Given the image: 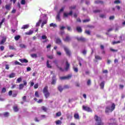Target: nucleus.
Returning <instances> with one entry per match:
<instances>
[{
  "label": "nucleus",
  "mask_w": 125,
  "mask_h": 125,
  "mask_svg": "<svg viewBox=\"0 0 125 125\" xmlns=\"http://www.w3.org/2000/svg\"><path fill=\"white\" fill-rule=\"evenodd\" d=\"M116 108V104L114 103L111 104V107L107 106L105 107V113H109L110 112H112L114 109Z\"/></svg>",
  "instance_id": "obj_1"
},
{
  "label": "nucleus",
  "mask_w": 125,
  "mask_h": 125,
  "mask_svg": "<svg viewBox=\"0 0 125 125\" xmlns=\"http://www.w3.org/2000/svg\"><path fill=\"white\" fill-rule=\"evenodd\" d=\"M94 119L96 121L95 125H104V123L102 122V120L100 117H98V115H95L94 117Z\"/></svg>",
  "instance_id": "obj_2"
},
{
  "label": "nucleus",
  "mask_w": 125,
  "mask_h": 125,
  "mask_svg": "<svg viewBox=\"0 0 125 125\" xmlns=\"http://www.w3.org/2000/svg\"><path fill=\"white\" fill-rule=\"evenodd\" d=\"M42 92L43 93V94L44 95V97H45L46 99H47L50 96V93L48 91V86H45L43 88V89L42 90Z\"/></svg>",
  "instance_id": "obj_3"
},
{
  "label": "nucleus",
  "mask_w": 125,
  "mask_h": 125,
  "mask_svg": "<svg viewBox=\"0 0 125 125\" xmlns=\"http://www.w3.org/2000/svg\"><path fill=\"white\" fill-rule=\"evenodd\" d=\"M83 110L88 112H92V109H91L89 107H88L87 106L83 105Z\"/></svg>",
  "instance_id": "obj_4"
},
{
  "label": "nucleus",
  "mask_w": 125,
  "mask_h": 125,
  "mask_svg": "<svg viewBox=\"0 0 125 125\" xmlns=\"http://www.w3.org/2000/svg\"><path fill=\"white\" fill-rule=\"evenodd\" d=\"M24 85H27V82L25 80L23 81V84L21 83L19 84V89L21 90L23 88Z\"/></svg>",
  "instance_id": "obj_5"
},
{
  "label": "nucleus",
  "mask_w": 125,
  "mask_h": 125,
  "mask_svg": "<svg viewBox=\"0 0 125 125\" xmlns=\"http://www.w3.org/2000/svg\"><path fill=\"white\" fill-rule=\"evenodd\" d=\"M64 50L65 52H66V54L67 56L70 57L71 55L70 51L67 47H64Z\"/></svg>",
  "instance_id": "obj_6"
},
{
  "label": "nucleus",
  "mask_w": 125,
  "mask_h": 125,
  "mask_svg": "<svg viewBox=\"0 0 125 125\" xmlns=\"http://www.w3.org/2000/svg\"><path fill=\"white\" fill-rule=\"evenodd\" d=\"M72 76L71 75H68L66 77H61L60 78V79L62 81L65 80H69L70 78H71Z\"/></svg>",
  "instance_id": "obj_7"
},
{
  "label": "nucleus",
  "mask_w": 125,
  "mask_h": 125,
  "mask_svg": "<svg viewBox=\"0 0 125 125\" xmlns=\"http://www.w3.org/2000/svg\"><path fill=\"white\" fill-rule=\"evenodd\" d=\"M63 41L65 42H69L71 41V38L69 36H66L65 38H63Z\"/></svg>",
  "instance_id": "obj_8"
},
{
  "label": "nucleus",
  "mask_w": 125,
  "mask_h": 125,
  "mask_svg": "<svg viewBox=\"0 0 125 125\" xmlns=\"http://www.w3.org/2000/svg\"><path fill=\"white\" fill-rule=\"evenodd\" d=\"M77 40L78 41H81L83 42H84L86 41L85 38H84L83 37H81L80 38H77Z\"/></svg>",
  "instance_id": "obj_9"
},
{
  "label": "nucleus",
  "mask_w": 125,
  "mask_h": 125,
  "mask_svg": "<svg viewBox=\"0 0 125 125\" xmlns=\"http://www.w3.org/2000/svg\"><path fill=\"white\" fill-rule=\"evenodd\" d=\"M69 67H70V64L68 63V62H66V67H65V70H66V71H67L68 70V69H69Z\"/></svg>",
  "instance_id": "obj_10"
},
{
  "label": "nucleus",
  "mask_w": 125,
  "mask_h": 125,
  "mask_svg": "<svg viewBox=\"0 0 125 125\" xmlns=\"http://www.w3.org/2000/svg\"><path fill=\"white\" fill-rule=\"evenodd\" d=\"M69 15H72V11H70V12L69 13H64L63 14V16L64 17H67Z\"/></svg>",
  "instance_id": "obj_11"
},
{
  "label": "nucleus",
  "mask_w": 125,
  "mask_h": 125,
  "mask_svg": "<svg viewBox=\"0 0 125 125\" xmlns=\"http://www.w3.org/2000/svg\"><path fill=\"white\" fill-rule=\"evenodd\" d=\"M6 42V38L3 37L2 40L1 41V42H0V45H2Z\"/></svg>",
  "instance_id": "obj_12"
},
{
  "label": "nucleus",
  "mask_w": 125,
  "mask_h": 125,
  "mask_svg": "<svg viewBox=\"0 0 125 125\" xmlns=\"http://www.w3.org/2000/svg\"><path fill=\"white\" fill-rule=\"evenodd\" d=\"M19 61L21 63H27L28 62L27 60H26L25 59H19Z\"/></svg>",
  "instance_id": "obj_13"
},
{
  "label": "nucleus",
  "mask_w": 125,
  "mask_h": 125,
  "mask_svg": "<svg viewBox=\"0 0 125 125\" xmlns=\"http://www.w3.org/2000/svg\"><path fill=\"white\" fill-rule=\"evenodd\" d=\"M53 78H54V79H52V83H51V84L54 85V84H55L56 83V79H55L56 76H53Z\"/></svg>",
  "instance_id": "obj_14"
},
{
  "label": "nucleus",
  "mask_w": 125,
  "mask_h": 125,
  "mask_svg": "<svg viewBox=\"0 0 125 125\" xmlns=\"http://www.w3.org/2000/svg\"><path fill=\"white\" fill-rule=\"evenodd\" d=\"M74 117L75 120H80V115L78 113H75Z\"/></svg>",
  "instance_id": "obj_15"
},
{
  "label": "nucleus",
  "mask_w": 125,
  "mask_h": 125,
  "mask_svg": "<svg viewBox=\"0 0 125 125\" xmlns=\"http://www.w3.org/2000/svg\"><path fill=\"white\" fill-rule=\"evenodd\" d=\"M76 30L79 33H81L82 32V29L81 27H80L79 26L76 27Z\"/></svg>",
  "instance_id": "obj_16"
},
{
  "label": "nucleus",
  "mask_w": 125,
  "mask_h": 125,
  "mask_svg": "<svg viewBox=\"0 0 125 125\" xmlns=\"http://www.w3.org/2000/svg\"><path fill=\"white\" fill-rule=\"evenodd\" d=\"M33 33V31L30 30L28 32H25L24 34H25L26 35H32Z\"/></svg>",
  "instance_id": "obj_17"
},
{
  "label": "nucleus",
  "mask_w": 125,
  "mask_h": 125,
  "mask_svg": "<svg viewBox=\"0 0 125 125\" xmlns=\"http://www.w3.org/2000/svg\"><path fill=\"white\" fill-rule=\"evenodd\" d=\"M29 24H25V25H23V26H22L21 29H28V28H29Z\"/></svg>",
  "instance_id": "obj_18"
},
{
  "label": "nucleus",
  "mask_w": 125,
  "mask_h": 125,
  "mask_svg": "<svg viewBox=\"0 0 125 125\" xmlns=\"http://www.w3.org/2000/svg\"><path fill=\"white\" fill-rule=\"evenodd\" d=\"M47 23V20H45V21H42V25L41 26V27H42V28H43L44 25L45 24H46Z\"/></svg>",
  "instance_id": "obj_19"
},
{
  "label": "nucleus",
  "mask_w": 125,
  "mask_h": 125,
  "mask_svg": "<svg viewBox=\"0 0 125 125\" xmlns=\"http://www.w3.org/2000/svg\"><path fill=\"white\" fill-rule=\"evenodd\" d=\"M46 66H47V68H52V66L49 64V61L48 60H47L46 61Z\"/></svg>",
  "instance_id": "obj_20"
},
{
  "label": "nucleus",
  "mask_w": 125,
  "mask_h": 125,
  "mask_svg": "<svg viewBox=\"0 0 125 125\" xmlns=\"http://www.w3.org/2000/svg\"><path fill=\"white\" fill-rule=\"evenodd\" d=\"M62 42V41L60 40V38H57L56 40V43L57 44H61Z\"/></svg>",
  "instance_id": "obj_21"
},
{
  "label": "nucleus",
  "mask_w": 125,
  "mask_h": 125,
  "mask_svg": "<svg viewBox=\"0 0 125 125\" xmlns=\"http://www.w3.org/2000/svg\"><path fill=\"white\" fill-rule=\"evenodd\" d=\"M100 86H101V89L104 88V81L102 82L101 84H100Z\"/></svg>",
  "instance_id": "obj_22"
},
{
  "label": "nucleus",
  "mask_w": 125,
  "mask_h": 125,
  "mask_svg": "<svg viewBox=\"0 0 125 125\" xmlns=\"http://www.w3.org/2000/svg\"><path fill=\"white\" fill-rule=\"evenodd\" d=\"M110 121H112L113 122V123H107L108 125H112L113 124H116V123L114 122L115 121V119L111 118L110 119Z\"/></svg>",
  "instance_id": "obj_23"
},
{
  "label": "nucleus",
  "mask_w": 125,
  "mask_h": 125,
  "mask_svg": "<svg viewBox=\"0 0 125 125\" xmlns=\"http://www.w3.org/2000/svg\"><path fill=\"white\" fill-rule=\"evenodd\" d=\"M5 21V18H3V19L1 20V22H0V28H1V26L2 25L3 23H4Z\"/></svg>",
  "instance_id": "obj_24"
},
{
  "label": "nucleus",
  "mask_w": 125,
  "mask_h": 125,
  "mask_svg": "<svg viewBox=\"0 0 125 125\" xmlns=\"http://www.w3.org/2000/svg\"><path fill=\"white\" fill-rule=\"evenodd\" d=\"M56 125H61L62 124V122L61 120H57L56 121Z\"/></svg>",
  "instance_id": "obj_25"
},
{
  "label": "nucleus",
  "mask_w": 125,
  "mask_h": 125,
  "mask_svg": "<svg viewBox=\"0 0 125 125\" xmlns=\"http://www.w3.org/2000/svg\"><path fill=\"white\" fill-rule=\"evenodd\" d=\"M66 118H67V119L68 120H71L72 119V115H70V114H66Z\"/></svg>",
  "instance_id": "obj_26"
},
{
  "label": "nucleus",
  "mask_w": 125,
  "mask_h": 125,
  "mask_svg": "<svg viewBox=\"0 0 125 125\" xmlns=\"http://www.w3.org/2000/svg\"><path fill=\"white\" fill-rule=\"evenodd\" d=\"M42 21V20H39L38 22L36 23V27H39L40 26V24Z\"/></svg>",
  "instance_id": "obj_27"
},
{
  "label": "nucleus",
  "mask_w": 125,
  "mask_h": 125,
  "mask_svg": "<svg viewBox=\"0 0 125 125\" xmlns=\"http://www.w3.org/2000/svg\"><path fill=\"white\" fill-rule=\"evenodd\" d=\"M95 60H101L102 58L99 55H95Z\"/></svg>",
  "instance_id": "obj_28"
},
{
  "label": "nucleus",
  "mask_w": 125,
  "mask_h": 125,
  "mask_svg": "<svg viewBox=\"0 0 125 125\" xmlns=\"http://www.w3.org/2000/svg\"><path fill=\"white\" fill-rule=\"evenodd\" d=\"M62 116V113L61 112H57L56 113V117H61Z\"/></svg>",
  "instance_id": "obj_29"
},
{
  "label": "nucleus",
  "mask_w": 125,
  "mask_h": 125,
  "mask_svg": "<svg viewBox=\"0 0 125 125\" xmlns=\"http://www.w3.org/2000/svg\"><path fill=\"white\" fill-rule=\"evenodd\" d=\"M58 90L62 92L63 90V88L62 87L61 85L58 86Z\"/></svg>",
  "instance_id": "obj_30"
},
{
  "label": "nucleus",
  "mask_w": 125,
  "mask_h": 125,
  "mask_svg": "<svg viewBox=\"0 0 125 125\" xmlns=\"http://www.w3.org/2000/svg\"><path fill=\"white\" fill-rule=\"evenodd\" d=\"M21 38V36L17 35L15 37H14V40H15L16 41H19V40Z\"/></svg>",
  "instance_id": "obj_31"
},
{
  "label": "nucleus",
  "mask_w": 125,
  "mask_h": 125,
  "mask_svg": "<svg viewBox=\"0 0 125 125\" xmlns=\"http://www.w3.org/2000/svg\"><path fill=\"white\" fill-rule=\"evenodd\" d=\"M13 110H14V112H18L19 111V108H18L17 106H14Z\"/></svg>",
  "instance_id": "obj_32"
},
{
  "label": "nucleus",
  "mask_w": 125,
  "mask_h": 125,
  "mask_svg": "<svg viewBox=\"0 0 125 125\" xmlns=\"http://www.w3.org/2000/svg\"><path fill=\"white\" fill-rule=\"evenodd\" d=\"M22 101H23L24 103L27 102V97H26V96H24L22 97Z\"/></svg>",
  "instance_id": "obj_33"
},
{
  "label": "nucleus",
  "mask_w": 125,
  "mask_h": 125,
  "mask_svg": "<svg viewBox=\"0 0 125 125\" xmlns=\"http://www.w3.org/2000/svg\"><path fill=\"white\" fill-rule=\"evenodd\" d=\"M73 71L75 73H78V67H75V66H73Z\"/></svg>",
  "instance_id": "obj_34"
},
{
  "label": "nucleus",
  "mask_w": 125,
  "mask_h": 125,
  "mask_svg": "<svg viewBox=\"0 0 125 125\" xmlns=\"http://www.w3.org/2000/svg\"><path fill=\"white\" fill-rule=\"evenodd\" d=\"M95 4H103V1H100V0H97L95 1Z\"/></svg>",
  "instance_id": "obj_35"
},
{
  "label": "nucleus",
  "mask_w": 125,
  "mask_h": 125,
  "mask_svg": "<svg viewBox=\"0 0 125 125\" xmlns=\"http://www.w3.org/2000/svg\"><path fill=\"white\" fill-rule=\"evenodd\" d=\"M30 56H31L32 58H37L38 57L37 54H32L31 55H30Z\"/></svg>",
  "instance_id": "obj_36"
},
{
  "label": "nucleus",
  "mask_w": 125,
  "mask_h": 125,
  "mask_svg": "<svg viewBox=\"0 0 125 125\" xmlns=\"http://www.w3.org/2000/svg\"><path fill=\"white\" fill-rule=\"evenodd\" d=\"M22 81L21 78L20 77L19 78H18L17 80H16V83H21Z\"/></svg>",
  "instance_id": "obj_37"
},
{
  "label": "nucleus",
  "mask_w": 125,
  "mask_h": 125,
  "mask_svg": "<svg viewBox=\"0 0 125 125\" xmlns=\"http://www.w3.org/2000/svg\"><path fill=\"white\" fill-rule=\"evenodd\" d=\"M5 8L7 10H10V5L8 4L5 5Z\"/></svg>",
  "instance_id": "obj_38"
},
{
  "label": "nucleus",
  "mask_w": 125,
  "mask_h": 125,
  "mask_svg": "<svg viewBox=\"0 0 125 125\" xmlns=\"http://www.w3.org/2000/svg\"><path fill=\"white\" fill-rule=\"evenodd\" d=\"M9 78H14L15 77V73H11V74L9 75Z\"/></svg>",
  "instance_id": "obj_39"
},
{
  "label": "nucleus",
  "mask_w": 125,
  "mask_h": 125,
  "mask_svg": "<svg viewBox=\"0 0 125 125\" xmlns=\"http://www.w3.org/2000/svg\"><path fill=\"white\" fill-rule=\"evenodd\" d=\"M9 48L10 50H16V48H15V47H14V46L9 45Z\"/></svg>",
  "instance_id": "obj_40"
},
{
  "label": "nucleus",
  "mask_w": 125,
  "mask_h": 125,
  "mask_svg": "<svg viewBox=\"0 0 125 125\" xmlns=\"http://www.w3.org/2000/svg\"><path fill=\"white\" fill-rule=\"evenodd\" d=\"M3 116H4V117H8L9 116V112H5V113H4Z\"/></svg>",
  "instance_id": "obj_41"
},
{
  "label": "nucleus",
  "mask_w": 125,
  "mask_h": 125,
  "mask_svg": "<svg viewBox=\"0 0 125 125\" xmlns=\"http://www.w3.org/2000/svg\"><path fill=\"white\" fill-rule=\"evenodd\" d=\"M56 20H58L59 21H60V13L58 14V15H57Z\"/></svg>",
  "instance_id": "obj_42"
},
{
  "label": "nucleus",
  "mask_w": 125,
  "mask_h": 125,
  "mask_svg": "<svg viewBox=\"0 0 125 125\" xmlns=\"http://www.w3.org/2000/svg\"><path fill=\"white\" fill-rule=\"evenodd\" d=\"M14 64H15V65H19L20 66H22V64L21 62H19L18 61H16V62H14Z\"/></svg>",
  "instance_id": "obj_43"
},
{
  "label": "nucleus",
  "mask_w": 125,
  "mask_h": 125,
  "mask_svg": "<svg viewBox=\"0 0 125 125\" xmlns=\"http://www.w3.org/2000/svg\"><path fill=\"white\" fill-rule=\"evenodd\" d=\"M121 43V41H117V42L114 41V42H112V44L115 45L116 44H119V43Z\"/></svg>",
  "instance_id": "obj_44"
},
{
  "label": "nucleus",
  "mask_w": 125,
  "mask_h": 125,
  "mask_svg": "<svg viewBox=\"0 0 125 125\" xmlns=\"http://www.w3.org/2000/svg\"><path fill=\"white\" fill-rule=\"evenodd\" d=\"M53 62H54L55 64H56V66L57 67H58L59 65H58V62L57 60H55Z\"/></svg>",
  "instance_id": "obj_45"
},
{
  "label": "nucleus",
  "mask_w": 125,
  "mask_h": 125,
  "mask_svg": "<svg viewBox=\"0 0 125 125\" xmlns=\"http://www.w3.org/2000/svg\"><path fill=\"white\" fill-rule=\"evenodd\" d=\"M20 47L21 48H26V46L25 45V44L21 43L20 44Z\"/></svg>",
  "instance_id": "obj_46"
},
{
  "label": "nucleus",
  "mask_w": 125,
  "mask_h": 125,
  "mask_svg": "<svg viewBox=\"0 0 125 125\" xmlns=\"http://www.w3.org/2000/svg\"><path fill=\"white\" fill-rule=\"evenodd\" d=\"M50 27H57V25L56 24H54L53 23H51L50 24Z\"/></svg>",
  "instance_id": "obj_47"
},
{
  "label": "nucleus",
  "mask_w": 125,
  "mask_h": 125,
  "mask_svg": "<svg viewBox=\"0 0 125 125\" xmlns=\"http://www.w3.org/2000/svg\"><path fill=\"white\" fill-rule=\"evenodd\" d=\"M42 110H43L44 112H47V108L46 107H45V106H42Z\"/></svg>",
  "instance_id": "obj_48"
},
{
  "label": "nucleus",
  "mask_w": 125,
  "mask_h": 125,
  "mask_svg": "<svg viewBox=\"0 0 125 125\" xmlns=\"http://www.w3.org/2000/svg\"><path fill=\"white\" fill-rule=\"evenodd\" d=\"M90 21V20L89 19H86V20H84L83 21V23H85V22H88Z\"/></svg>",
  "instance_id": "obj_49"
},
{
  "label": "nucleus",
  "mask_w": 125,
  "mask_h": 125,
  "mask_svg": "<svg viewBox=\"0 0 125 125\" xmlns=\"http://www.w3.org/2000/svg\"><path fill=\"white\" fill-rule=\"evenodd\" d=\"M47 58L50 60L53 59V56L52 55H47Z\"/></svg>",
  "instance_id": "obj_50"
},
{
  "label": "nucleus",
  "mask_w": 125,
  "mask_h": 125,
  "mask_svg": "<svg viewBox=\"0 0 125 125\" xmlns=\"http://www.w3.org/2000/svg\"><path fill=\"white\" fill-rule=\"evenodd\" d=\"M6 92V89L5 87H3L1 90V93H5Z\"/></svg>",
  "instance_id": "obj_51"
},
{
  "label": "nucleus",
  "mask_w": 125,
  "mask_h": 125,
  "mask_svg": "<svg viewBox=\"0 0 125 125\" xmlns=\"http://www.w3.org/2000/svg\"><path fill=\"white\" fill-rule=\"evenodd\" d=\"M76 8V5L72 6H70V7H69V8H70V10L75 9Z\"/></svg>",
  "instance_id": "obj_52"
},
{
  "label": "nucleus",
  "mask_w": 125,
  "mask_h": 125,
  "mask_svg": "<svg viewBox=\"0 0 125 125\" xmlns=\"http://www.w3.org/2000/svg\"><path fill=\"white\" fill-rule=\"evenodd\" d=\"M21 4L22 5H25V0H21Z\"/></svg>",
  "instance_id": "obj_53"
},
{
  "label": "nucleus",
  "mask_w": 125,
  "mask_h": 125,
  "mask_svg": "<svg viewBox=\"0 0 125 125\" xmlns=\"http://www.w3.org/2000/svg\"><path fill=\"white\" fill-rule=\"evenodd\" d=\"M47 36H46L45 35H42V40H47Z\"/></svg>",
  "instance_id": "obj_54"
},
{
  "label": "nucleus",
  "mask_w": 125,
  "mask_h": 125,
  "mask_svg": "<svg viewBox=\"0 0 125 125\" xmlns=\"http://www.w3.org/2000/svg\"><path fill=\"white\" fill-rule=\"evenodd\" d=\"M85 33H86L87 35H90V32L89 30H85Z\"/></svg>",
  "instance_id": "obj_55"
},
{
  "label": "nucleus",
  "mask_w": 125,
  "mask_h": 125,
  "mask_svg": "<svg viewBox=\"0 0 125 125\" xmlns=\"http://www.w3.org/2000/svg\"><path fill=\"white\" fill-rule=\"evenodd\" d=\"M121 1L119 0H116L114 1L115 4H120Z\"/></svg>",
  "instance_id": "obj_56"
},
{
  "label": "nucleus",
  "mask_w": 125,
  "mask_h": 125,
  "mask_svg": "<svg viewBox=\"0 0 125 125\" xmlns=\"http://www.w3.org/2000/svg\"><path fill=\"white\" fill-rule=\"evenodd\" d=\"M69 88H70V87L68 85H65L63 87L64 89H68Z\"/></svg>",
  "instance_id": "obj_57"
},
{
  "label": "nucleus",
  "mask_w": 125,
  "mask_h": 125,
  "mask_svg": "<svg viewBox=\"0 0 125 125\" xmlns=\"http://www.w3.org/2000/svg\"><path fill=\"white\" fill-rule=\"evenodd\" d=\"M110 51H111V52H117V51H118V50H117V49H112V48H110Z\"/></svg>",
  "instance_id": "obj_58"
},
{
  "label": "nucleus",
  "mask_w": 125,
  "mask_h": 125,
  "mask_svg": "<svg viewBox=\"0 0 125 125\" xmlns=\"http://www.w3.org/2000/svg\"><path fill=\"white\" fill-rule=\"evenodd\" d=\"M100 12H101L100 10H96L93 11V13H100Z\"/></svg>",
  "instance_id": "obj_59"
},
{
  "label": "nucleus",
  "mask_w": 125,
  "mask_h": 125,
  "mask_svg": "<svg viewBox=\"0 0 125 125\" xmlns=\"http://www.w3.org/2000/svg\"><path fill=\"white\" fill-rule=\"evenodd\" d=\"M35 96L37 98H39V94H38V91H36L35 92Z\"/></svg>",
  "instance_id": "obj_60"
},
{
  "label": "nucleus",
  "mask_w": 125,
  "mask_h": 125,
  "mask_svg": "<svg viewBox=\"0 0 125 125\" xmlns=\"http://www.w3.org/2000/svg\"><path fill=\"white\" fill-rule=\"evenodd\" d=\"M91 84V80H88V81H87V85H90Z\"/></svg>",
  "instance_id": "obj_61"
},
{
  "label": "nucleus",
  "mask_w": 125,
  "mask_h": 125,
  "mask_svg": "<svg viewBox=\"0 0 125 125\" xmlns=\"http://www.w3.org/2000/svg\"><path fill=\"white\" fill-rule=\"evenodd\" d=\"M100 18H106V17L104 15L102 14L100 15Z\"/></svg>",
  "instance_id": "obj_62"
},
{
  "label": "nucleus",
  "mask_w": 125,
  "mask_h": 125,
  "mask_svg": "<svg viewBox=\"0 0 125 125\" xmlns=\"http://www.w3.org/2000/svg\"><path fill=\"white\" fill-rule=\"evenodd\" d=\"M5 69L7 70H9V64H6L5 65Z\"/></svg>",
  "instance_id": "obj_63"
},
{
  "label": "nucleus",
  "mask_w": 125,
  "mask_h": 125,
  "mask_svg": "<svg viewBox=\"0 0 125 125\" xmlns=\"http://www.w3.org/2000/svg\"><path fill=\"white\" fill-rule=\"evenodd\" d=\"M34 88L35 89H37L38 88V84L36 83V84H34Z\"/></svg>",
  "instance_id": "obj_64"
}]
</instances>
